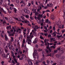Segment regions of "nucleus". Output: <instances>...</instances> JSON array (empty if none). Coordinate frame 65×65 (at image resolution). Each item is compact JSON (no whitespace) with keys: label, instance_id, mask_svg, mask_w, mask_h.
Returning <instances> with one entry per match:
<instances>
[{"label":"nucleus","instance_id":"obj_1","mask_svg":"<svg viewBox=\"0 0 65 65\" xmlns=\"http://www.w3.org/2000/svg\"><path fill=\"white\" fill-rule=\"evenodd\" d=\"M38 55V53L37 52V51L36 50H35L34 51V52L33 54V58H34V60H35L36 59L35 56H36V55Z\"/></svg>","mask_w":65,"mask_h":65},{"label":"nucleus","instance_id":"obj_2","mask_svg":"<svg viewBox=\"0 0 65 65\" xmlns=\"http://www.w3.org/2000/svg\"><path fill=\"white\" fill-rule=\"evenodd\" d=\"M26 41H27L28 44H30L32 43V42H31V40L30 39H27Z\"/></svg>","mask_w":65,"mask_h":65},{"label":"nucleus","instance_id":"obj_3","mask_svg":"<svg viewBox=\"0 0 65 65\" xmlns=\"http://www.w3.org/2000/svg\"><path fill=\"white\" fill-rule=\"evenodd\" d=\"M7 46L9 48V49H10V50H11V48L12 47L11 45H10L9 43H8L7 44Z\"/></svg>","mask_w":65,"mask_h":65},{"label":"nucleus","instance_id":"obj_4","mask_svg":"<svg viewBox=\"0 0 65 65\" xmlns=\"http://www.w3.org/2000/svg\"><path fill=\"white\" fill-rule=\"evenodd\" d=\"M28 62L29 65H33V63H32V62L31 60H28Z\"/></svg>","mask_w":65,"mask_h":65},{"label":"nucleus","instance_id":"obj_5","mask_svg":"<svg viewBox=\"0 0 65 65\" xmlns=\"http://www.w3.org/2000/svg\"><path fill=\"white\" fill-rule=\"evenodd\" d=\"M55 56L56 58H59V57H60L61 56V55L57 54H56L55 55Z\"/></svg>","mask_w":65,"mask_h":65},{"label":"nucleus","instance_id":"obj_6","mask_svg":"<svg viewBox=\"0 0 65 65\" xmlns=\"http://www.w3.org/2000/svg\"><path fill=\"white\" fill-rule=\"evenodd\" d=\"M51 18L53 20H54V19H55V16L53 14L51 15Z\"/></svg>","mask_w":65,"mask_h":65},{"label":"nucleus","instance_id":"obj_7","mask_svg":"<svg viewBox=\"0 0 65 65\" xmlns=\"http://www.w3.org/2000/svg\"><path fill=\"white\" fill-rule=\"evenodd\" d=\"M55 38H51L50 39V40H51V42H52V40H53V41H56V40H55L54 39H55Z\"/></svg>","mask_w":65,"mask_h":65},{"label":"nucleus","instance_id":"obj_8","mask_svg":"<svg viewBox=\"0 0 65 65\" xmlns=\"http://www.w3.org/2000/svg\"><path fill=\"white\" fill-rule=\"evenodd\" d=\"M64 50H62L60 51H59V54H63L64 53Z\"/></svg>","mask_w":65,"mask_h":65},{"label":"nucleus","instance_id":"obj_9","mask_svg":"<svg viewBox=\"0 0 65 65\" xmlns=\"http://www.w3.org/2000/svg\"><path fill=\"white\" fill-rule=\"evenodd\" d=\"M6 58L7 59H9L10 58V55H9L7 54L6 55Z\"/></svg>","mask_w":65,"mask_h":65},{"label":"nucleus","instance_id":"obj_10","mask_svg":"<svg viewBox=\"0 0 65 65\" xmlns=\"http://www.w3.org/2000/svg\"><path fill=\"white\" fill-rule=\"evenodd\" d=\"M63 11L64 13V16H63V18L64 19H65V9H63Z\"/></svg>","mask_w":65,"mask_h":65},{"label":"nucleus","instance_id":"obj_11","mask_svg":"<svg viewBox=\"0 0 65 65\" xmlns=\"http://www.w3.org/2000/svg\"><path fill=\"white\" fill-rule=\"evenodd\" d=\"M38 61L36 62V64L37 65H38V63H40V62H41V61H40L39 60H37Z\"/></svg>","mask_w":65,"mask_h":65},{"label":"nucleus","instance_id":"obj_12","mask_svg":"<svg viewBox=\"0 0 65 65\" xmlns=\"http://www.w3.org/2000/svg\"><path fill=\"white\" fill-rule=\"evenodd\" d=\"M2 52H3V49L1 47H0V54H1Z\"/></svg>","mask_w":65,"mask_h":65},{"label":"nucleus","instance_id":"obj_13","mask_svg":"<svg viewBox=\"0 0 65 65\" xmlns=\"http://www.w3.org/2000/svg\"><path fill=\"white\" fill-rule=\"evenodd\" d=\"M47 44V46L46 47V48L47 49H49V45H50V43H48Z\"/></svg>","mask_w":65,"mask_h":65},{"label":"nucleus","instance_id":"obj_14","mask_svg":"<svg viewBox=\"0 0 65 65\" xmlns=\"http://www.w3.org/2000/svg\"><path fill=\"white\" fill-rule=\"evenodd\" d=\"M48 39L47 40V39H45L44 40V43H46V42H48Z\"/></svg>","mask_w":65,"mask_h":65},{"label":"nucleus","instance_id":"obj_15","mask_svg":"<svg viewBox=\"0 0 65 65\" xmlns=\"http://www.w3.org/2000/svg\"><path fill=\"white\" fill-rule=\"evenodd\" d=\"M26 12L25 11V12H26V13H30V11L29 10H27L26 9Z\"/></svg>","mask_w":65,"mask_h":65},{"label":"nucleus","instance_id":"obj_16","mask_svg":"<svg viewBox=\"0 0 65 65\" xmlns=\"http://www.w3.org/2000/svg\"><path fill=\"white\" fill-rule=\"evenodd\" d=\"M3 2V0H0V5H2Z\"/></svg>","mask_w":65,"mask_h":65},{"label":"nucleus","instance_id":"obj_17","mask_svg":"<svg viewBox=\"0 0 65 65\" xmlns=\"http://www.w3.org/2000/svg\"><path fill=\"white\" fill-rule=\"evenodd\" d=\"M13 60H14L16 63H18V61H17V59H16V58H13Z\"/></svg>","mask_w":65,"mask_h":65},{"label":"nucleus","instance_id":"obj_18","mask_svg":"<svg viewBox=\"0 0 65 65\" xmlns=\"http://www.w3.org/2000/svg\"><path fill=\"white\" fill-rule=\"evenodd\" d=\"M11 41L12 42H13V41L14 40H13V38L12 37H11Z\"/></svg>","mask_w":65,"mask_h":65},{"label":"nucleus","instance_id":"obj_19","mask_svg":"<svg viewBox=\"0 0 65 65\" xmlns=\"http://www.w3.org/2000/svg\"><path fill=\"white\" fill-rule=\"evenodd\" d=\"M44 57H43L41 59V62H42V61H44Z\"/></svg>","mask_w":65,"mask_h":65},{"label":"nucleus","instance_id":"obj_20","mask_svg":"<svg viewBox=\"0 0 65 65\" xmlns=\"http://www.w3.org/2000/svg\"><path fill=\"white\" fill-rule=\"evenodd\" d=\"M5 37L6 40H8V38H7V36L6 35H5Z\"/></svg>","mask_w":65,"mask_h":65},{"label":"nucleus","instance_id":"obj_21","mask_svg":"<svg viewBox=\"0 0 65 65\" xmlns=\"http://www.w3.org/2000/svg\"><path fill=\"white\" fill-rule=\"evenodd\" d=\"M35 28H37L36 29H39V28H40V27H38L37 26H35Z\"/></svg>","mask_w":65,"mask_h":65},{"label":"nucleus","instance_id":"obj_22","mask_svg":"<svg viewBox=\"0 0 65 65\" xmlns=\"http://www.w3.org/2000/svg\"><path fill=\"white\" fill-rule=\"evenodd\" d=\"M22 56L23 57V58H26V56H25V54H22Z\"/></svg>","mask_w":65,"mask_h":65},{"label":"nucleus","instance_id":"obj_23","mask_svg":"<svg viewBox=\"0 0 65 65\" xmlns=\"http://www.w3.org/2000/svg\"><path fill=\"white\" fill-rule=\"evenodd\" d=\"M45 29V30H46L47 31H48V30H47V27L45 26L44 27Z\"/></svg>","mask_w":65,"mask_h":65},{"label":"nucleus","instance_id":"obj_24","mask_svg":"<svg viewBox=\"0 0 65 65\" xmlns=\"http://www.w3.org/2000/svg\"><path fill=\"white\" fill-rule=\"evenodd\" d=\"M43 15V14H39V17H41V18H42V16Z\"/></svg>","mask_w":65,"mask_h":65},{"label":"nucleus","instance_id":"obj_25","mask_svg":"<svg viewBox=\"0 0 65 65\" xmlns=\"http://www.w3.org/2000/svg\"><path fill=\"white\" fill-rule=\"evenodd\" d=\"M5 24H7V23L6 22V21H5V20H4L3 21V24H5Z\"/></svg>","mask_w":65,"mask_h":65},{"label":"nucleus","instance_id":"obj_26","mask_svg":"<svg viewBox=\"0 0 65 65\" xmlns=\"http://www.w3.org/2000/svg\"><path fill=\"white\" fill-rule=\"evenodd\" d=\"M3 57H4V58H6V55L4 54L3 55Z\"/></svg>","mask_w":65,"mask_h":65},{"label":"nucleus","instance_id":"obj_27","mask_svg":"<svg viewBox=\"0 0 65 65\" xmlns=\"http://www.w3.org/2000/svg\"><path fill=\"white\" fill-rule=\"evenodd\" d=\"M37 19H38V20H40V21L41 19H40V17H38L37 18Z\"/></svg>","mask_w":65,"mask_h":65},{"label":"nucleus","instance_id":"obj_28","mask_svg":"<svg viewBox=\"0 0 65 65\" xmlns=\"http://www.w3.org/2000/svg\"><path fill=\"white\" fill-rule=\"evenodd\" d=\"M23 59V57H22L21 58H19V60H22Z\"/></svg>","mask_w":65,"mask_h":65},{"label":"nucleus","instance_id":"obj_29","mask_svg":"<svg viewBox=\"0 0 65 65\" xmlns=\"http://www.w3.org/2000/svg\"><path fill=\"white\" fill-rule=\"evenodd\" d=\"M53 6V4H49V7H52Z\"/></svg>","mask_w":65,"mask_h":65},{"label":"nucleus","instance_id":"obj_30","mask_svg":"<svg viewBox=\"0 0 65 65\" xmlns=\"http://www.w3.org/2000/svg\"><path fill=\"white\" fill-rule=\"evenodd\" d=\"M16 1L17 3H19L20 2L19 0H16Z\"/></svg>","mask_w":65,"mask_h":65},{"label":"nucleus","instance_id":"obj_31","mask_svg":"<svg viewBox=\"0 0 65 65\" xmlns=\"http://www.w3.org/2000/svg\"><path fill=\"white\" fill-rule=\"evenodd\" d=\"M58 52V51L57 50H54V53H57Z\"/></svg>","mask_w":65,"mask_h":65},{"label":"nucleus","instance_id":"obj_32","mask_svg":"<svg viewBox=\"0 0 65 65\" xmlns=\"http://www.w3.org/2000/svg\"><path fill=\"white\" fill-rule=\"evenodd\" d=\"M1 37H4V36L3 35H2V33H1Z\"/></svg>","mask_w":65,"mask_h":65},{"label":"nucleus","instance_id":"obj_33","mask_svg":"<svg viewBox=\"0 0 65 65\" xmlns=\"http://www.w3.org/2000/svg\"><path fill=\"white\" fill-rule=\"evenodd\" d=\"M9 8L11 10H12L13 9V8L12 7H10Z\"/></svg>","mask_w":65,"mask_h":65},{"label":"nucleus","instance_id":"obj_34","mask_svg":"<svg viewBox=\"0 0 65 65\" xmlns=\"http://www.w3.org/2000/svg\"><path fill=\"white\" fill-rule=\"evenodd\" d=\"M23 43H25V40L23 39Z\"/></svg>","mask_w":65,"mask_h":65},{"label":"nucleus","instance_id":"obj_35","mask_svg":"<svg viewBox=\"0 0 65 65\" xmlns=\"http://www.w3.org/2000/svg\"><path fill=\"white\" fill-rule=\"evenodd\" d=\"M5 52L6 53L8 52V50H7V49H5Z\"/></svg>","mask_w":65,"mask_h":65},{"label":"nucleus","instance_id":"obj_36","mask_svg":"<svg viewBox=\"0 0 65 65\" xmlns=\"http://www.w3.org/2000/svg\"><path fill=\"white\" fill-rule=\"evenodd\" d=\"M5 49H6V50H8V47H7V46H6V48L4 47Z\"/></svg>","mask_w":65,"mask_h":65},{"label":"nucleus","instance_id":"obj_37","mask_svg":"<svg viewBox=\"0 0 65 65\" xmlns=\"http://www.w3.org/2000/svg\"><path fill=\"white\" fill-rule=\"evenodd\" d=\"M38 51H39V52H40L41 51H42V49H39L38 50Z\"/></svg>","mask_w":65,"mask_h":65},{"label":"nucleus","instance_id":"obj_38","mask_svg":"<svg viewBox=\"0 0 65 65\" xmlns=\"http://www.w3.org/2000/svg\"><path fill=\"white\" fill-rule=\"evenodd\" d=\"M7 32L8 34H9L10 35V34H11V32L10 31H7Z\"/></svg>","mask_w":65,"mask_h":65},{"label":"nucleus","instance_id":"obj_39","mask_svg":"<svg viewBox=\"0 0 65 65\" xmlns=\"http://www.w3.org/2000/svg\"><path fill=\"white\" fill-rule=\"evenodd\" d=\"M40 38H41V39H43V38L42 36H41L40 37Z\"/></svg>","mask_w":65,"mask_h":65},{"label":"nucleus","instance_id":"obj_40","mask_svg":"<svg viewBox=\"0 0 65 65\" xmlns=\"http://www.w3.org/2000/svg\"><path fill=\"white\" fill-rule=\"evenodd\" d=\"M57 50L59 51H60V50H61V48L60 47H58V48H57Z\"/></svg>","mask_w":65,"mask_h":65},{"label":"nucleus","instance_id":"obj_41","mask_svg":"<svg viewBox=\"0 0 65 65\" xmlns=\"http://www.w3.org/2000/svg\"><path fill=\"white\" fill-rule=\"evenodd\" d=\"M35 41H38V39L37 38H36L35 39Z\"/></svg>","mask_w":65,"mask_h":65},{"label":"nucleus","instance_id":"obj_42","mask_svg":"<svg viewBox=\"0 0 65 65\" xmlns=\"http://www.w3.org/2000/svg\"><path fill=\"white\" fill-rule=\"evenodd\" d=\"M24 2L23 1H21V2L20 3L21 4V3H23Z\"/></svg>","mask_w":65,"mask_h":65},{"label":"nucleus","instance_id":"obj_43","mask_svg":"<svg viewBox=\"0 0 65 65\" xmlns=\"http://www.w3.org/2000/svg\"><path fill=\"white\" fill-rule=\"evenodd\" d=\"M22 19L23 20H24V17H23V16H21V17Z\"/></svg>","mask_w":65,"mask_h":65},{"label":"nucleus","instance_id":"obj_44","mask_svg":"<svg viewBox=\"0 0 65 65\" xmlns=\"http://www.w3.org/2000/svg\"><path fill=\"white\" fill-rule=\"evenodd\" d=\"M24 22H24V23H27L28 22V21L25 20H24Z\"/></svg>","mask_w":65,"mask_h":65},{"label":"nucleus","instance_id":"obj_45","mask_svg":"<svg viewBox=\"0 0 65 65\" xmlns=\"http://www.w3.org/2000/svg\"><path fill=\"white\" fill-rule=\"evenodd\" d=\"M47 63H48H48H50V61L48 60H47Z\"/></svg>","mask_w":65,"mask_h":65},{"label":"nucleus","instance_id":"obj_46","mask_svg":"<svg viewBox=\"0 0 65 65\" xmlns=\"http://www.w3.org/2000/svg\"><path fill=\"white\" fill-rule=\"evenodd\" d=\"M17 9H16L15 8H14V11L15 12H16L17 11Z\"/></svg>","mask_w":65,"mask_h":65},{"label":"nucleus","instance_id":"obj_47","mask_svg":"<svg viewBox=\"0 0 65 65\" xmlns=\"http://www.w3.org/2000/svg\"><path fill=\"white\" fill-rule=\"evenodd\" d=\"M36 56H37V59L39 58V55H36Z\"/></svg>","mask_w":65,"mask_h":65},{"label":"nucleus","instance_id":"obj_48","mask_svg":"<svg viewBox=\"0 0 65 65\" xmlns=\"http://www.w3.org/2000/svg\"><path fill=\"white\" fill-rule=\"evenodd\" d=\"M48 21V19H47L46 20L45 22H46V23H47Z\"/></svg>","mask_w":65,"mask_h":65},{"label":"nucleus","instance_id":"obj_49","mask_svg":"<svg viewBox=\"0 0 65 65\" xmlns=\"http://www.w3.org/2000/svg\"><path fill=\"white\" fill-rule=\"evenodd\" d=\"M10 6H12V7H13V6H14L13 5V4L10 5Z\"/></svg>","mask_w":65,"mask_h":65},{"label":"nucleus","instance_id":"obj_50","mask_svg":"<svg viewBox=\"0 0 65 65\" xmlns=\"http://www.w3.org/2000/svg\"><path fill=\"white\" fill-rule=\"evenodd\" d=\"M36 9H35L34 10V11H33V12L34 13H35L36 12Z\"/></svg>","mask_w":65,"mask_h":65},{"label":"nucleus","instance_id":"obj_51","mask_svg":"<svg viewBox=\"0 0 65 65\" xmlns=\"http://www.w3.org/2000/svg\"><path fill=\"white\" fill-rule=\"evenodd\" d=\"M51 47H53V48H55V46H51Z\"/></svg>","mask_w":65,"mask_h":65},{"label":"nucleus","instance_id":"obj_52","mask_svg":"<svg viewBox=\"0 0 65 65\" xmlns=\"http://www.w3.org/2000/svg\"><path fill=\"white\" fill-rule=\"evenodd\" d=\"M48 49V50L50 52H51L52 51L51 50V49L50 48H49Z\"/></svg>","mask_w":65,"mask_h":65},{"label":"nucleus","instance_id":"obj_53","mask_svg":"<svg viewBox=\"0 0 65 65\" xmlns=\"http://www.w3.org/2000/svg\"><path fill=\"white\" fill-rule=\"evenodd\" d=\"M45 52L47 53H48V51L47 50H45Z\"/></svg>","mask_w":65,"mask_h":65},{"label":"nucleus","instance_id":"obj_54","mask_svg":"<svg viewBox=\"0 0 65 65\" xmlns=\"http://www.w3.org/2000/svg\"><path fill=\"white\" fill-rule=\"evenodd\" d=\"M28 4V6H31V3H29Z\"/></svg>","mask_w":65,"mask_h":65},{"label":"nucleus","instance_id":"obj_55","mask_svg":"<svg viewBox=\"0 0 65 65\" xmlns=\"http://www.w3.org/2000/svg\"><path fill=\"white\" fill-rule=\"evenodd\" d=\"M29 36H30V37H31V38H33V37H34V36H33V35H32V36L30 35Z\"/></svg>","mask_w":65,"mask_h":65},{"label":"nucleus","instance_id":"obj_56","mask_svg":"<svg viewBox=\"0 0 65 65\" xmlns=\"http://www.w3.org/2000/svg\"><path fill=\"white\" fill-rule=\"evenodd\" d=\"M57 37H58V39H60V36L59 35H57Z\"/></svg>","mask_w":65,"mask_h":65},{"label":"nucleus","instance_id":"obj_57","mask_svg":"<svg viewBox=\"0 0 65 65\" xmlns=\"http://www.w3.org/2000/svg\"><path fill=\"white\" fill-rule=\"evenodd\" d=\"M57 45H60L61 44V43H60V42H58V43H57Z\"/></svg>","mask_w":65,"mask_h":65},{"label":"nucleus","instance_id":"obj_58","mask_svg":"<svg viewBox=\"0 0 65 65\" xmlns=\"http://www.w3.org/2000/svg\"><path fill=\"white\" fill-rule=\"evenodd\" d=\"M5 45H6V44L5 43H4L3 44V46L4 47H5Z\"/></svg>","mask_w":65,"mask_h":65},{"label":"nucleus","instance_id":"obj_59","mask_svg":"<svg viewBox=\"0 0 65 65\" xmlns=\"http://www.w3.org/2000/svg\"><path fill=\"white\" fill-rule=\"evenodd\" d=\"M24 43H23L22 44V47H23L24 46Z\"/></svg>","mask_w":65,"mask_h":65},{"label":"nucleus","instance_id":"obj_60","mask_svg":"<svg viewBox=\"0 0 65 65\" xmlns=\"http://www.w3.org/2000/svg\"><path fill=\"white\" fill-rule=\"evenodd\" d=\"M31 4L32 5H33V4H34V2L33 1H32L31 2Z\"/></svg>","mask_w":65,"mask_h":65},{"label":"nucleus","instance_id":"obj_61","mask_svg":"<svg viewBox=\"0 0 65 65\" xmlns=\"http://www.w3.org/2000/svg\"><path fill=\"white\" fill-rule=\"evenodd\" d=\"M47 24H50V23H51V21H48V22H47Z\"/></svg>","mask_w":65,"mask_h":65},{"label":"nucleus","instance_id":"obj_62","mask_svg":"<svg viewBox=\"0 0 65 65\" xmlns=\"http://www.w3.org/2000/svg\"><path fill=\"white\" fill-rule=\"evenodd\" d=\"M44 32L45 33H47V30H44Z\"/></svg>","mask_w":65,"mask_h":65},{"label":"nucleus","instance_id":"obj_63","mask_svg":"<svg viewBox=\"0 0 65 65\" xmlns=\"http://www.w3.org/2000/svg\"><path fill=\"white\" fill-rule=\"evenodd\" d=\"M26 18H29V16H28V15H26Z\"/></svg>","mask_w":65,"mask_h":65},{"label":"nucleus","instance_id":"obj_64","mask_svg":"<svg viewBox=\"0 0 65 65\" xmlns=\"http://www.w3.org/2000/svg\"><path fill=\"white\" fill-rule=\"evenodd\" d=\"M53 29H54V31H55V27H53Z\"/></svg>","mask_w":65,"mask_h":65}]
</instances>
